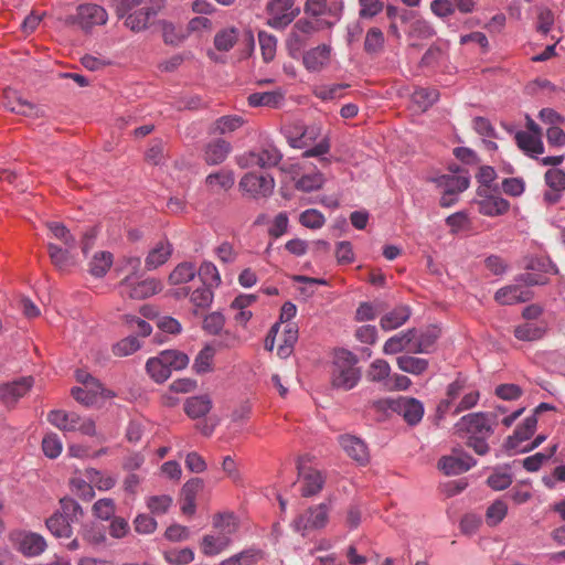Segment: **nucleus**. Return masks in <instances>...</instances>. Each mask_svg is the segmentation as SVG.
Masks as SVG:
<instances>
[{
  "mask_svg": "<svg viewBox=\"0 0 565 565\" xmlns=\"http://www.w3.org/2000/svg\"><path fill=\"white\" fill-rule=\"evenodd\" d=\"M329 505L320 503L309 508L303 514L294 521L296 531H305L308 529H321L328 522Z\"/></svg>",
  "mask_w": 565,
  "mask_h": 565,
  "instance_id": "f8f14e48",
  "label": "nucleus"
},
{
  "mask_svg": "<svg viewBox=\"0 0 565 565\" xmlns=\"http://www.w3.org/2000/svg\"><path fill=\"white\" fill-rule=\"evenodd\" d=\"M515 142L518 147L529 156L534 157V154L544 152L541 137L533 136L526 131H518L515 134Z\"/></svg>",
  "mask_w": 565,
  "mask_h": 565,
  "instance_id": "2f4dec72",
  "label": "nucleus"
},
{
  "mask_svg": "<svg viewBox=\"0 0 565 565\" xmlns=\"http://www.w3.org/2000/svg\"><path fill=\"white\" fill-rule=\"evenodd\" d=\"M384 34L379 28H371L365 35L364 50L369 54H377L383 50Z\"/></svg>",
  "mask_w": 565,
  "mask_h": 565,
  "instance_id": "de8ad7c7",
  "label": "nucleus"
},
{
  "mask_svg": "<svg viewBox=\"0 0 565 565\" xmlns=\"http://www.w3.org/2000/svg\"><path fill=\"white\" fill-rule=\"evenodd\" d=\"M161 360L170 371L183 370L189 364V358L185 353L175 350H166L159 353Z\"/></svg>",
  "mask_w": 565,
  "mask_h": 565,
  "instance_id": "a18cd8bd",
  "label": "nucleus"
},
{
  "mask_svg": "<svg viewBox=\"0 0 565 565\" xmlns=\"http://www.w3.org/2000/svg\"><path fill=\"white\" fill-rule=\"evenodd\" d=\"M205 181L213 192L227 191L234 185V174L228 170H220L209 174Z\"/></svg>",
  "mask_w": 565,
  "mask_h": 565,
  "instance_id": "72a5a7b5",
  "label": "nucleus"
},
{
  "mask_svg": "<svg viewBox=\"0 0 565 565\" xmlns=\"http://www.w3.org/2000/svg\"><path fill=\"white\" fill-rule=\"evenodd\" d=\"M238 40V30L236 28H225L220 30L214 36V46L222 52L230 51Z\"/></svg>",
  "mask_w": 565,
  "mask_h": 565,
  "instance_id": "ea45409f",
  "label": "nucleus"
},
{
  "mask_svg": "<svg viewBox=\"0 0 565 565\" xmlns=\"http://www.w3.org/2000/svg\"><path fill=\"white\" fill-rule=\"evenodd\" d=\"M111 265L113 255L109 252L97 253L89 263V273L95 277H103Z\"/></svg>",
  "mask_w": 565,
  "mask_h": 565,
  "instance_id": "37998d69",
  "label": "nucleus"
},
{
  "mask_svg": "<svg viewBox=\"0 0 565 565\" xmlns=\"http://www.w3.org/2000/svg\"><path fill=\"white\" fill-rule=\"evenodd\" d=\"M47 249L52 264L58 270H67L70 267L75 265V258L72 254L75 248H62L55 244L50 243L47 245Z\"/></svg>",
  "mask_w": 565,
  "mask_h": 565,
  "instance_id": "bb28decb",
  "label": "nucleus"
},
{
  "mask_svg": "<svg viewBox=\"0 0 565 565\" xmlns=\"http://www.w3.org/2000/svg\"><path fill=\"white\" fill-rule=\"evenodd\" d=\"M172 504V498L167 494L152 495L147 499V508L153 514H164Z\"/></svg>",
  "mask_w": 565,
  "mask_h": 565,
  "instance_id": "e2e57ef3",
  "label": "nucleus"
},
{
  "mask_svg": "<svg viewBox=\"0 0 565 565\" xmlns=\"http://www.w3.org/2000/svg\"><path fill=\"white\" fill-rule=\"evenodd\" d=\"M164 558L172 565H185L193 561L194 553L190 548L170 550L164 553Z\"/></svg>",
  "mask_w": 565,
  "mask_h": 565,
  "instance_id": "680f3d73",
  "label": "nucleus"
},
{
  "mask_svg": "<svg viewBox=\"0 0 565 565\" xmlns=\"http://www.w3.org/2000/svg\"><path fill=\"white\" fill-rule=\"evenodd\" d=\"M33 385V379L22 377L19 381L12 383H6L0 386V399L7 406H13L21 397H23L31 386Z\"/></svg>",
  "mask_w": 565,
  "mask_h": 565,
  "instance_id": "a211bd4d",
  "label": "nucleus"
},
{
  "mask_svg": "<svg viewBox=\"0 0 565 565\" xmlns=\"http://www.w3.org/2000/svg\"><path fill=\"white\" fill-rule=\"evenodd\" d=\"M71 523L64 514L56 512L46 520V527L56 537H70L72 535Z\"/></svg>",
  "mask_w": 565,
  "mask_h": 565,
  "instance_id": "e433bc0d",
  "label": "nucleus"
},
{
  "mask_svg": "<svg viewBox=\"0 0 565 565\" xmlns=\"http://www.w3.org/2000/svg\"><path fill=\"white\" fill-rule=\"evenodd\" d=\"M47 420L63 431H79L87 436L96 434L94 420L88 417H81L76 413L52 411L47 415Z\"/></svg>",
  "mask_w": 565,
  "mask_h": 565,
  "instance_id": "39448f33",
  "label": "nucleus"
},
{
  "mask_svg": "<svg viewBox=\"0 0 565 565\" xmlns=\"http://www.w3.org/2000/svg\"><path fill=\"white\" fill-rule=\"evenodd\" d=\"M231 150L230 142L224 139H216L206 146L204 159L209 164H220L227 158Z\"/></svg>",
  "mask_w": 565,
  "mask_h": 565,
  "instance_id": "cd10ccee",
  "label": "nucleus"
},
{
  "mask_svg": "<svg viewBox=\"0 0 565 565\" xmlns=\"http://www.w3.org/2000/svg\"><path fill=\"white\" fill-rule=\"evenodd\" d=\"M173 252L172 244L168 239H160L156 243V245L149 250L146 259L145 266L148 270L157 269L158 267L166 264L171 257Z\"/></svg>",
  "mask_w": 565,
  "mask_h": 565,
  "instance_id": "aec40b11",
  "label": "nucleus"
},
{
  "mask_svg": "<svg viewBox=\"0 0 565 565\" xmlns=\"http://www.w3.org/2000/svg\"><path fill=\"white\" fill-rule=\"evenodd\" d=\"M201 284L211 288H216L221 285V275L216 266L211 262H203L199 269H196Z\"/></svg>",
  "mask_w": 565,
  "mask_h": 565,
  "instance_id": "58836bf2",
  "label": "nucleus"
},
{
  "mask_svg": "<svg viewBox=\"0 0 565 565\" xmlns=\"http://www.w3.org/2000/svg\"><path fill=\"white\" fill-rule=\"evenodd\" d=\"M154 14L150 7H140L126 17L125 24L132 31H141L147 28L149 19Z\"/></svg>",
  "mask_w": 565,
  "mask_h": 565,
  "instance_id": "f704fd0d",
  "label": "nucleus"
},
{
  "mask_svg": "<svg viewBox=\"0 0 565 565\" xmlns=\"http://www.w3.org/2000/svg\"><path fill=\"white\" fill-rule=\"evenodd\" d=\"M42 449L46 457L54 459L62 452V441L56 434H49L42 440Z\"/></svg>",
  "mask_w": 565,
  "mask_h": 565,
  "instance_id": "bf43d9fd",
  "label": "nucleus"
},
{
  "mask_svg": "<svg viewBox=\"0 0 565 565\" xmlns=\"http://www.w3.org/2000/svg\"><path fill=\"white\" fill-rule=\"evenodd\" d=\"M17 548L25 556H38L46 548L44 537L33 532H18L11 535Z\"/></svg>",
  "mask_w": 565,
  "mask_h": 565,
  "instance_id": "ddd939ff",
  "label": "nucleus"
},
{
  "mask_svg": "<svg viewBox=\"0 0 565 565\" xmlns=\"http://www.w3.org/2000/svg\"><path fill=\"white\" fill-rule=\"evenodd\" d=\"M411 317L407 306H398L381 318L380 324L384 331H391L403 326Z\"/></svg>",
  "mask_w": 565,
  "mask_h": 565,
  "instance_id": "c85d7f7f",
  "label": "nucleus"
},
{
  "mask_svg": "<svg viewBox=\"0 0 565 565\" xmlns=\"http://www.w3.org/2000/svg\"><path fill=\"white\" fill-rule=\"evenodd\" d=\"M415 338V329H408L407 331L399 332L386 340L383 347V352L385 354H396L407 348L409 349L413 345Z\"/></svg>",
  "mask_w": 565,
  "mask_h": 565,
  "instance_id": "b1692460",
  "label": "nucleus"
},
{
  "mask_svg": "<svg viewBox=\"0 0 565 565\" xmlns=\"http://www.w3.org/2000/svg\"><path fill=\"white\" fill-rule=\"evenodd\" d=\"M323 184V175L319 172L302 175L296 183V188L303 192H311L320 189Z\"/></svg>",
  "mask_w": 565,
  "mask_h": 565,
  "instance_id": "052dcab7",
  "label": "nucleus"
},
{
  "mask_svg": "<svg viewBox=\"0 0 565 565\" xmlns=\"http://www.w3.org/2000/svg\"><path fill=\"white\" fill-rule=\"evenodd\" d=\"M214 526L221 531V534L227 537L237 529L235 516L232 513L217 514L214 518Z\"/></svg>",
  "mask_w": 565,
  "mask_h": 565,
  "instance_id": "69168bd1",
  "label": "nucleus"
},
{
  "mask_svg": "<svg viewBox=\"0 0 565 565\" xmlns=\"http://www.w3.org/2000/svg\"><path fill=\"white\" fill-rule=\"evenodd\" d=\"M116 512L115 501L109 498L99 499L93 505V513L100 520H110Z\"/></svg>",
  "mask_w": 565,
  "mask_h": 565,
  "instance_id": "4d7b16f0",
  "label": "nucleus"
},
{
  "mask_svg": "<svg viewBox=\"0 0 565 565\" xmlns=\"http://www.w3.org/2000/svg\"><path fill=\"white\" fill-rule=\"evenodd\" d=\"M72 22L77 24L83 31L88 32L94 26L104 25L108 20L107 11L96 3H83L76 9Z\"/></svg>",
  "mask_w": 565,
  "mask_h": 565,
  "instance_id": "0eeeda50",
  "label": "nucleus"
},
{
  "mask_svg": "<svg viewBox=\"0 0 565 565\" xmlns=\"http://www.w3.org/2000/svg\"><path fill=\"white\" fill-rule=\"evenodd\" d=\"M439 99V92L431 87L416 88L412 94V103L420 111H426Z\"/></svg>",
  "mask_w": 565,
  "mask_h": 565,
  "instance_id": "473e14b6",
  "label": "nucleus"
},
{
  "mask_svg": "<svg viewBox=\"0 0 565 565\" xmlns=\"http://www.w3.org/2000/svg\"><path fill=\"white\" fill-rule=\"evenodd\" d=\"M536 425L537 418L535 415L526 417L524 422L515 428L513 435L507 438L504 443L505 449L510 452L520 451L519 445L533 436Z\"/></svg>",
  "mask_w": 565,
  "mask_h": 565,
  "instance_id": "6ab92c4d",
  "label": "nucleus"
},
{
  "mask_svg": "<svg viewBox=\"0 0 565 565\" xmlns=\"http://www.w3.org/2000/svg\"><path fill=\"white\" fill-rule=\"evenodd\" d=\"M465 393V381L461 379H457L452 383L447 386L446 398L440 401L437 406V414L439 417L445 416L450 412L451 407L455 408V401L459 397L461 398Z\"/></svg>",
  "mask_w": 565,
  "mask_h": 565,
  "instance_id": "393cba45",
  "label": "nucleus"
},
{
  "mask_svg": "<svg viewBox=\"0 0 565 565\" xmlns=\"http://www.w3.org/2000/svg\"><path fill=\"white\" fill-rule=\"evenodd\" d=\"M308 461L309 458L307 456L299 457L297 460L298 476L302 481L301 494L306 498L319 493L326 482V478L321 471L307 466Z\"/></svg>",
  "mask_w": 565,
  "mask_h": 565,
  "instance_id": "423d86ee",
  "label": "nucleus"
},
{
  "mask_svg": "<svg viewBox=\"0 0 565 565\" xmlns=\"http://www.w3.org/2000/svg\"><path fill=\"white\" fill-rule=\"evenodd\" d=\"M258 41L262 50V55L265 62H270L274 60L277 47V40L274 35L260 31L258 33Z\"/></svg>",
  "mask_w": 565,
  "mask_h": 565,
  "instance_id": "603ef678",
  "label": "nucleus"
},
{
  "mask_svg": "<svg viewBox=\"0 0 565 565\" xmlns=\"http://www.w3.org/2000/svg\"><path fill=\"white\" fill-rule=\"evenodd\" d=\"M543 334L544 329L531 322L523 323L514 329L515 338L521 341H535L541 339Z\"/></svg>",
  "mask_w": 565,
  "mask_h": 565,
  "instance_id": "09e8293b",
  "label": "nucleus"
},
{
  "mask_svg": "<svg viewBox=\"0 0 565 565\" xmlns=\"http://www.w3.org/2000/svg\"><path fill=\"white\" fill-rule=\"evenodd\" d=\"M331 46L328 44H320L305 52L302 56V64L309 72H320L327 67L331 60Z\"/></svg>",
  "mask_w": 565,
  "mask_h": 565,
  "instance_id": "dca6fc26",
  "label": "nucleus"
},
{
  "mask_svg": "<svg viewBox=\"0 0 565 565\" xmlns=\"http://www.w3.org/2000/svg\"><path fill=\"white\" fill-rule=\"evenodd\" d=\"M299 222L305 227L317 230L324 225L326 217L320 211L308 209L300 214Z\"/></svg>",
  "mask_w": 565,
  "mask_h": 565,
  "instance_id": "864d4df0",
  "label": "nucleus"
},
{
  "mask_svg": "<svg viewBox=\"0 0 565 565\" xmlns=\"http://www.w3.org/2000/svg\"><path fill=\"white\" fill-rule=\"evenodd\" d=\"M212 408V401L209 395L193 396L186 399L184 412L193 419L205 416Z\"/></svg>",
  "mask_w": 565,
  "mask_h": 565,
  "instance_id": "7c9ffc66",
  "label": "nucleus"
},
{
  "mask_svg": "<svg viewBox=\"0 0 565 565\" xmlns=\"http://www.w3.org/2000/svg\"><path fill=\"white\" fill-rule=\"evenodd\" d=\"M86 479L98 490L106 491L115 487L116 479L110 475H104L102 471L89 468L85 471Z\"/></svg>",
  "mask_w": 565,
  "mask_h": 565,
  "instance_id": "c03bdc74",
  "label": "nucleus"
},
{
  "mask_svg": "<svg viewBox=\"0 0 565 565\" xmlns=\"http://www.w3.org/2000/svg\"><path fill=\"white\" fill-rule=\"evenodd\" d=\"M141 270V260L136 256H125L117 266V271L124 277L129 276L136 278L138 273Z\"/></svg>",
  "mask_w": 565,
  "mask_h": 565,
  "instance_id": "6e6d98bb",
  "label": "nucleus"
},
{
  "mask_svg": "<svg viewBox=\"0 0 565 565\" xmlns=\"http://www.w3.org/2000/svg\"><path fill=\"white\" fill-rule=\"evenodd\" d=\"M282 159L281 151L273 143H265L257 149L245 151L236 156L235 161L242 169H269L278 166Z\"/></svg>",
  "mask_w": 565,
  "mask_h": 565,
  "instance_id": "20e7f679",
  "label": "nucleus"
},
{
  "mask_svg": "<svg viewBox=\"0 0 565 565\" xmlns=\"http://www.w3.org/2000/svg\"><path fill=\"white\" fill-rule=\"evenodd\" d=\"M498 424L495 413H471L462 416L455 425V430L459 436L467 438V446L472 448L479 456L489 452L488 439L494 433V426Z\"/></svg>",
  "mask_w": 565,
  "mask_h": 565,
  "instance_id": "f257e3e1",
  "label": "nucleus"
},
{
  "mask_svg": "<svg viewBox=\"0 0 565 565\" xmlns=\"http://www.w3.org/2000/svg\"><path fill=\"white\" fill-rule=\"evenodd\" d=\"M295 0H274L268 4L270 18L268 25L275 29H284L298 15L299 9L294 8Z\"/></svg>",
  "mask_w": 565,
  "mask_h": 565,
  "instance_id": "9d476101",
  "label": "nucleus"
},
{
  "mask_svg": "<svg viewBox=\"0 0 565 565\" xmlns=\"http://www.w3.org/2000/svg\"><path fill=\"white\" fill-rule=\"evenodd\" d=\"M396 363L399 370L413 375L423 374L429 365L428 360L412 355H401L396 359Z\"/></svg>",
  "mask_w": 565,
  "mask_h": 565,
  "instance_id": "c9c22d12",
  "label": "nucleus"
},
{
  "mask_svg": "<svg viewBox=\"0 0 565 565\" xmlns=\"http://www.w3.org/2000/svg\"><path fill=\"white\" fill-rule=\"evenodd\" d=\"M507 512V504L501 500H497L487 510V523L492 526L499 524L505 518Z\"/></svg>",
  "mask_w": 565,
  "mask_h": 565,
  "instance_id": "0e129e2a",
  "label": "nucleus"
},
{
  "mask_svg": "<svg viewBox=\"0 0 565 565\" xmlns=\"http://www.w3.org/2000/svg\"><path fill=\"white\" fill-rule=\"evenodd\" d=\"M228 537L223 534L217 536L205 535L202 541V552L205 555H216L221 553L228 545Z\"/></svg>",
  "mask_w": 565,
  "mask_h": 565,
  "instance_id": "49530a36",
  "label": "nucleus"
},
{
  "mask_svg": "<svg viewBox=\"0 0 565 565\" xmlns=\"http://www.w3.org/2000/svg\"><path fill=\"white\" fill-rule=\"evenodd\" d=\"M476 460L460 449H454L449 456H444L438 461V468L448 476H457L476 466Z\"/></svg>",
  "mask_w": 565,
  "mask_h": 565,
  "instance_id": "9b49d317",
  "label": "nucleus"
},
{
  "mask_svg": "<svg viewBox=\"0 0 565 565\" xmlns=\"http://www.w3.org/2000/svg\"><path fill=\"white\" fill-rule=\"evenodd\" d=\"M250 107L279 108L285 102V92L277 88L270 92H256L247 97Z\"/></svg>",
  "mask_w": 565,
  "mask_h": 565,
  "instance_id": "412c9836",
  "label": "nucleus"
},
{
  "mask_svg": "<svg viewBox=\"0 0 565 565\" xmlns=\"http://www.w3.org/2000/svg\"><path fill=\"white\" fill-rule=\"evenodd\" d=\"M275 188V180L270 174L245 173L239 181V189L254 199L269 196Z\"/></svg>",
  "mask_w": 565,
  "mask_h": 565,
  "instance_id": "1a4fd4ad",
  "label": "nucleus"
},
{
  "mask_svg": "<svg viewBox=\"0 0 565 565\" xmlns=\"http://www.w3.org/2000/svg\"><path fill=\"white\" fill-rule=\"evenodd\" d=\"M178 297H186L189 296L190 302L195 307L196 309H206L211 306L214 294L213 288L201 284L198 288L190 291L189 287H183L177 292Z\"/></svg>",
  "mask_w": 565,
  "mask_h": 565,
  "instance_id": "4be33fe9",
  "label": "nucleus"
},
{
  "mask_svg": "<svg viewBox=\"0 0 565 565\" xmlns=\"http://www.w3.org/2000/svg\"><path fill=\"white\" fill-rule=\"evenodd\" d=\"M146 370L157 383L167 381L171 375V371L163 363L160 355L150 358L146 363Z\"/></svg>",
  "mask_w": 565,
  "mask_h": 565,
  "instance_id": "a19ab883",
  "label": "nucleus"
},
{
  "mask_svg": "<svg viewBox=\"0 0 565 565\" xmlns=\"http://www.w3.org/2000/svg\"><path fill=\"white\" fill-rule=\"evenodd\" d=\"M479 212L486 216H499L510 210L508 200L499 195H488L478 202Z\"/></svg>",
  "mask_w": 565,
  "mask_h": 565,
  "instance_id": "a878e982",
  "label": "nucleus"
},
{
  "mask_svg": "<svg viewBox=\"0 0 565 565\" xmlns=\"http://www.w3.org/2000/svg\"><path fill=\"white\" fill-rule=\"evenodd\" d=\"M214 350L211 347L203 348L196 355L193 369L196 373H206L211 370Z\"/></svg>",
  "mask_w": 565,
  "mask_h": 565,
  "instance_id": "13d9d810",
  "label": "nucleus"
},
{
  "mask_svg": "<svg viewBox=\"0 0 565 565\" xmlns=\"http://www.w3.org/2000/svg\"><path fill=\"white\" fill-rule=\"evenodd\" d=\"M83 540L92 545H99L106 541L104 530L95 524L85 525L81 532Z\"/></svg>",
  "mask_w": 565,
  "mask_h": 565,
  "instance_id": "338daca9",
  "label": "nucleus"
},
{
  "mask_svg": "<svg viewBox=\"0 0 565 565\" xmlns=\"http://www.w3.org/2000/svg\"><path fill=\"white\" fill-rule=\"evenodd\" d=\"M393 409L412 426L417 425L424 416V406L422 402L414 397H399L394 402Z\"/></svg>",
  "mask_w": 565,
  "mask_h": 565,
  "instance_id": "2eb2a0df",
  "label": "nucleus"
},
{
  "mask_svg": "<svg viewBox=\"0 0 565 565\" xmlns=\"http://www.w3.org/2000/svg\"><path fill=\"white\" fill-rule=\"evenodd\" d=\"M356 364L358 358L352 352L345 349L337 350L331 377L332 385L343 391L353 388L361 377Z\"/></svg>",
  "mask_w": 565,
  "mask_h": 565,
  "instance_id": "f03ea898",
  "label": "nucleus"
},
{
  "mask_svg": "<svg viewBox=\"0 0 565 565\" xmlns=\"http://www.w3.org/2000/svg\"><path fill=\"white\" fill-rule=\"evenodd\" d=\"M391 366L385 360L377 359L372 362L366 372V379L372 382H381L388 377Z\"/></svg>",
  "mask_w": 565,
  "mask_h": 565,
  "instance_id": "5fc2aeb1",
  "label": "nucleus"
},
{
  "mask_svg": "<svg viewBox=\"0 0 565 565\" xmlns=\"http://www.w3.org/2000/svg\"><path fill=\"white\" fill-rule=\"evenodd\" d=\"M545 183L548 188L556 191H565V172L561 169H548L544 174Z\"/></svg>",
  "mask_w": 565,
  "mask_h": 565,
  "instance_id": "774afa93",
  "label": "nucleus"
},
{
  "mask_svg": "<svg viewBox=\"0 0 565 565\" xmlns=\"http://www.w3.org/2000/svg\"><path fill=\"white\" fill-rule=\"evenodd\" d=\"M437 338L438 334L434 330L423 332L409 348V351L413 353H429Z\"/></svg>",
  "mask_w": 565,
  "mask_h": 565,
  "instance_id": "3c124183",
  "label": "nucleus"
},
{
  "mask_svg": "<svg viewBox=\"0 0 565 565\" xmlns=\"http://www.w3.org/2000/svg\"><path fill=\"white\" fill-rule=\"evenodd\" d=\"M3 106L11 113L19 114L22 116H31L34 111V107L31 103L23 99L21 96L13 90H6L3 97Z\"/></svg>",
  "mask_w": 565,
  "mask_h": 565,
  "instance_id": "c756f323",
  "label": "nucleus"
},
{
  "mask_svg": "<svg viewBox=\"0 0 565 565\" xmlns=\"http://www.w3.org/2000/svg\"><path fill=\"white\" fill-rule=\"evenodd\" d=\"M120 294L131 299H145L161 290V282L154 278L137 280L126 276L121 279Z\"/></svg>",
  "mask_w": 565,
  "mask_h": 565,
  "instance_id": "6e6552de",
  "label": "nucleus"
},
{
  "mask_svg": "<svg viewBox=\"0 0 565 565\" xmlns=\"http://www.w3.org/2000/svg\"><path fill=\"white\" fill-rule=\"evenodd\" d=\"M428 181L435 183L440 190L439 204L441 207H450L458 202L459 193L468 189L470 180L466 171L457 168L451 173L430 177Z\"/></svg>",
  "mask_w": 565,
  "mask_h": 565,
  "instance_id": "7ed1b4c3",
  "label": "nucleus"
},
{
  "mask_svg": "<svg viewBox=\"0 0 565 565\" xmlns=\"http://www.w3.org/2000/svg\"><path fill=\"white\" fill-rule=\"evenodd\" d=\"M338 441L343 451L361 466L370 461V452L366 444L360 437L344 434L338 437Z\"/></svg>",
  "mask_w": 565,
  "mask_h": 565,
  "instance_id": "4468645a",
  "label": "nucleus"
},
{
  "mask_svg": "<svg viewBox=\"0 0 565 565\" xmlns=\"http://www.w3.org/2000/svg\"><path fill=\"white\" fill-rule=\"evenodd\" d=\"M531 297L532 295L530 290L523 289L519 286L502 287L494 295L495 301L503 306H511L518 302H525L530 300Z\"/></svg>",
  "mask_w": 565,
  "mask_h": 565,
  "instance_id": "5701e85b",
  "label": "nucleus"
},
{
  "mask_svg": "<svg viewBox=\"0 0 565 565\" xmlns=\"http://www.w3.org/2000/svg\"><path fill=\"white\" fill-rule=\"evenodd\" d=\"M319 132V128L307 127L298 136H292L288 132L286 137L290 147L296 149H303L309 147L317 139Z\"/></svg>",
  "mask_w": 565,
  "mask_h": 565,
  "instance_id": "79ce46f5",
  "label": "nucleus"
},
{
  "mask_svg": "<svg viewBox=\"0 0 565 565\" xmlns=\"http://www.w3.org/2000/svg\"><path fill=\"white\" fill-rule=\"evenodd\" d=\"M162 36L166 44L178 46L186 39L188 33L181 28L166 22L162 26Z\"/></svg>",
  "mask_w": 565,
  "mask_h": 565,
  "instance_id": "8fccbe9b",
  "label": "nucleus"
},
{
  "mask_svg": "<svg viewBox=\"0 0 565 565\" xmlns=\"http://www.w3.org/2000/svg\"><path fill=\"white\" fill-rule=\"evenodd\" d=\"M196 275L194 264L189 262L180 263L169 275V281L172 285H183L191 281Z\"/></svg>",
  "mask_w": 565,
  "mask_h": 565,
  "instance_id": "4c0bfd02",
  "label": "nucleus"
},
{
  "mask_svg": "<svg viewBox=\"0 0 565 565\" xmlns=\"http://www.w3.org/2000/svg\"><path fill=\"white\" fill-rule=\"evenodd\" d=\"M72 396L77 402L89 406L96 402L98 396L108 398L113 397L114 393L105 390L98 380H89V384L72 388Z\"/></svg>",
  "mask_w": 565,
  "mask_h": 565,
  "instance_id": "f3484780",
  "label": "nucleus"
}]
</instances>
